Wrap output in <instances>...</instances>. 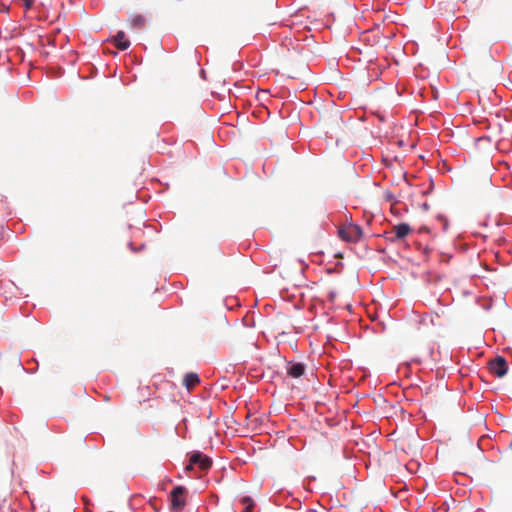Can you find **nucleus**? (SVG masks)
<instances>
[{"label":"nucleus","mask_w":512,"mask_h":512,"mask_svg":"<svg viewBox=\"0 0 512 512\" xmlns=\"http://www.w3.org/2000/svg\"><path fill=\"white\" fill-rule=\"evenodd\" d=\"M338 236L345 242L356 243L363 236V230L360 226L349 223L338 230Z\"/></svg>","instance_id":"f257e3e1"},{"label":"nucleus","mask_w":512,"mask_h":512,"mask_svg":"<svg viewBox=\"0 0 512 512\" xmlns=\"http://www.w3.org/2000/svg\"><path fill=\"white\" fill-rule=\"evenodd\" d=\"M186 489L183 486H176L170 492V500H171V511L172 512H180L183 510L186 501L184 498V494Z\"/></svg>","instance_id":"f03ea898"},{"label":"nucleus","mask_w":512,"mask_h":512,"mask_svg":"<svg viewBox=\"0 0 512 512\" xmlns=\"http://www.w3.org/2000/svg\"><path fill=\"white\" fill-rule=\"evenodd\" d=\"M489 371L498 378L507 374L508 364L504 357L497 356L488 363Z\"/></svg>","instance_id":"7ed1b4c3"},{"label":"nucleus","mask_w":512,"mask_h":512,"mask_svg":"<svg viewBox=\"0 0 512 512\" xmlns=\"http://www.w3.org/2000/svg\"><path fill=\"white\" fill-rule=\"evenodd\" d=\"M194 465H197L201 471H207L211 467L212 461L206 455L197 452L190 457V463L186 469H192Z\"/></svg>","instance_id":"20e7f679"},{"label":"nucleus","mask_w":512,"mask_h":512,"mask_svg":"<svg viewBox=\"0 0 512 512\" xmlns=\"http://www.w3.org/2000/svg\"><path fill=\"white\" fill-rule=\"evenodd\" d=\"M109 41L121 51L127 50L130 46V41L126 38L123 31H118Z\"/></svg>","instance_id":"39448f33"},{"label":"nucleus","mask_w":512,"mask_h":512,"mask_svg":"<svg viewBox=\"0 0 512 512\" xmlns=\"http://www.w3.org/2000/svg\"><path fill=\"white\" fill-rule=\"evenodd\" d=\"M287 374L292 378H300L304 375L306 367L303 363L289 362L287 364Z\"/></svg>","instance_id":"423d86ee"},{"label":"nucleus","mask_w":512,"mask_h":512,"mask_svg":"<svg viewBox=\"0 0 512 512\" xmlns=\"http://www.w3.org/2000/svg\"><path fill=\"white\" fill-rule=\"evenodd\" d=\"M411 232V227L406 223H400L392 228L394 236L391 238L392 241L404 239Z\"/></svg>","instance_id":"0eeeda50"},{"label":"nucleus","mask_w":512,"mask_h":512,"mask_svg":"<svg viewBox=\"0 0 512 512\" xmlns=\"http://www.w3.org/2000/svg\"><path fill=\"white\" fill-rule=\"evenodd\" d=\"M199 382V376L193 372L187 373L183 379V384L188 390L193 389Z\"/></svg>","instance_id":"6e6552de"},{"label":"nucleus","mask_w":512,"mask_h":512,"mask_svg":"<svg viewBox=\"0 0 512 512\" xmlns=\"http://www.w3.org/2000/svg\"><path fill=\"white\" fill-rule=\"evenodd\" d=\"M132 26L142 28L145 25V18L142 15H137L131 20Z\"/></svg>","instance_id":"1a4fd4ad"},{"label":"nucleus","mask_w":512,"mask_h":512,"mask_svg":"<svg viewBox=\"0 0 512 512\" xmlns=\"http://www.w3.org/2000/svg\"><path fill=\"white\" fill-rule=\"evenodd\" d=\"M440 317V313L438 312H435L433 314H430V315H425L423 318H422V322H425L427 318L430 319V322L433 326L435 325H440L438 322H436V318H439Z\"/></svg>","instance_id":"9d476101"},{"label":"nucleus","mask_w":512,"mask_h":512,"mask_svg":"<svg viewBox=\"0 0 512 512\" xmlns=\"http://www.w3.org/2000/svg\"><path fill=\"white\" fill-rule=\"evenodd\" d=\"M241 501L245 505L244 512H251L252 508L254 507L252 499L250 497H243Z\"/></svg>","instance_id":"9b49d317"}]
</instances>
